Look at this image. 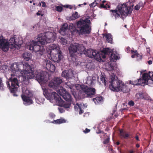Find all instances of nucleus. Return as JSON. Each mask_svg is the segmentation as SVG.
Wrapping results in <instances>:
<instances>
[{
  "label": "nucleus",
  "instance_id": "72a5a7b5",
  "mask_svg": "<svg viewBox=\"0 0 153 153\" xmlns=\"http://www.w3.org/2000/svg\"><path fill=\"white\" fill-rule=\"evenodd\" d=\"M111 55L110 56V59L111 60L112 59L113 60V61H114V60H116L117 59H118V56L117 55L114 53H112L110 54Z\"/></svg>",
  "mask_w": 153,
  "mask_h": 153
},
{
  "label": "nucleus",
  "instance_id": "393cba45",
  "mask_svg": "<svg viewBox=\"0 0 153 153\" xmlns=\"http://www.w3.org/2000/svg\"><path fill=\"white\" fill-rule=\"evenodd\" d=\"M103 97L101 96H98L93 99V101L96 104H98L103 101Z\"/></svg>",
  "mask_w": 153,
  "mask_h": 153
},
{
  "label": "nucleus",
  "instance_id": "0eeeda50",
  "mask_svg": "<svg viewBox=\"0 0 153 153\" xmlns=\"http://www.w3.org/2000/svg\"><path fill=\"white\" fill-rule=\"evenodd\" d=\"M109 82L110 83L109 88L111 90L115 92L120 91V87L122 86L123 83L122 81L117 79V76L113 73L111 75Z\"/></svg>",
  "mask_w": 153,
  "mask_h": 153
},
{
  "label": "nucleus",
  "instance_id": "13d9d810",
  "mask_svg": "<svg viewBox=\"0 0 153 153\" xmlns=\"http://www.w3.org/2000/svg\"><path fill=\"white\" fill-rule=\"evenodd\" d=\"M41 12L40 11H38L36 13V15L37 16L41 15V16H43V14H42Z\"/></svg>",
  "mask_w": 153,
  "mask_h": 153
},
{
  "label": "nucleus",
  "instance_id": "c03bdc74",
  "mask_svg": "<svg viewBox=\"0 0 153 153\" xmlns=\"http://www.w3.org/2000/svg\"><path fill=\"white\" fill-rule=\"evenodd\" d=\"M5 88V87L4 86L2 83V80L0 77V90H4Z\"/></svg>",
  "mask_w": 153,
  "mask_h": 153
},
{
  "label": "nucleus",
  "instance_id": "aec40b11",
  "mask_svg": "<svg viewBox=\"0 0 153 153\" xmlns=\"http://www.w3.org/2000/svg\"><path fill=\"white\" fill-rule=\"evenodd\" d=\"M119 136L122 139H126L128 138L129 136V135L128 134L126 133V132L124 131L122 129H120L119 130Z\"/></svg>",
  "mask_w": 153,
  "mask_h": 153
},
{
  "label": "nucleus",
  "instance_id": "bf43d9fd",
  "mask_svg": "<svg viewBox=\"0 0 153 153\" xmlns=\"http://www.w3.org/2000/svg\"><path fill=\"white\" fill-rule=\"evenodd\" d=\"M42 6L43 7H46V5L44 1H42Z\"/></svg>",
  "mask_w": 153,
  "mask_h": 153
},
{
  "label": "nucleus",
  "instance_id": "a18cd8bd",
  "mask_svg": "<svg viewBox=\"0 0 153 153\" xmlns=\"http://www.w3.org/2000/svg\"><path fill=\"white\" fill-rule=\"evenodd\" d=\"M138 80L137 79L134 81H130L129 83L130 84H131L134 85H138V82H137Z\"/></svg>",
  "mask_w": 153,
  "mask_h": 153
},
{
  "label": "nucleus",
  "instance_id": "9b49d317",
  "mask_svg": "<svg viewBox=\"0 0 153 153\" xmlns=\"http://www.w3.org/2000/svg\"><path fill=\"white\" fill-rule=\"evenodd\" d=\"M43 66L45 67L48 71L51 73L53 72L56 69L55 65L52 64V62L48 60H46L44 62Z\"/></svg>",
  "mask_w": 153,
  "mask_h": 153
},
{
  "label": "nucleus",
  "instance_id": "de8ad7c7",
  "mask_svg": "<svg viewBox=\"0 0 153 153\" xmlns=\"http://www.w3.org/2000/svg\"><path fill=\"white\" fill-rule=\"evenodd\" d=\"M142 55L139 54L138 53H137V58L138 61H140L142 59Z\"/></svg>",
  "mask_w": 153,
  "mask_h": 153
},
{
  "label": "nucleus",
  "instance_id": "c756f323",
  "mask_svg": "<svg viewBox=\"0 0 153 153\" xmlns=\"http://www.w3.org/2000/svg\"><path fill=\"white\" fill-rule=\"evenodd\" d=\"M22 56L25 60L27 61L30 59V54L27 52L24 53L22 55Z\"/></svg>",
  "mask_w": 153,
  "mask_h": 153
},
{
  "label": "nucleus",
  "instance_id": "ea45409f",
  "mask_svg": "<svg viewBox=\"0 0 153 153\" xmlns=\"http://www.w3.org/2000/svg\"><path fill=\"white\" fill-rule=\"evenodd\" d=\"M147 85L151 86H153V80L151 78L149 79V80L146 83Z\"/></svg>",
  "mask_w": 153,
  "mask_h": 153
},
{
  "label": "nucleus",
  "instance_id": "052dcab7",
  "mask_svg": "<svg viewBox=\"0 0 153 153\" xmlns=\"http://www.w3.org/2000/svg\"><path fill=\"white\" fill-rule=\"evenodd\" d=\"M141 39L142 40V42L144 43V44H145L146 42V39L143 38H142Z\"/></svg>",
  "mask_w": 153,
  "mask_h": 153
},
{
  "label": "nucleus",
  "instance_id": "e433bc0d",
  "mask_svg": "<svg viewBox=\"0 0 153 153\" xmlns=\"http://www.w3.org/2000/svg\"><path fill=\"white\" fill-rule=\"evenodd\" d=\"M143 4L141 2L137 4L134 7V9L137 10H139L140 8L142 6Z\"/></svg>",
  "mask_w": 153,
  "mask_h": 153
},
{
  "label": "nucleus",
  "instance_id": "c9c22d12",
  "mask_svg": "<svg viewBox=\"0 0 153 153\" xmlns=\"http://www.w3.org/2000/svg\"><path fill=\"white\" fill-rule=\"evenodd\" d=\"M79 17L78 13L76 12L75 13L73 14L70 17V19L71 20H74Z\"/></svg>",
  "mask_w": 153,
  "mask_h": 153
},
{
  "label": "nucleus",
  "instance_id": "473e14b6",
  "mask_svg": "<svg viewBox=\"0 0 153 153\" xmlns=\"http://www.w3.org/2000/svg\"><path fill=\"white\" fill-rule=\"evenodd\" d=\"M102 52L105 54L110 55L111 52L110 51V49L109 48H104L102 51Z\"/></svg>",
  "mask_w": 153,
  "mask_h": 153
},
{
  "label": "nucleus",
  "instance_id": "f8f14e48",
  "mask_svg": "<svg viewBox=\"0 0 153 153\" xmlns=\"http://www.w3.org/2000/svg\"><path fill=\"white\" fill-rule=\"evenodd\" d=\"M78 44L76 43L73 44H71L69 48V54L72 59L73 58H75L76 56L75 53L78 51Z\"/></svg>",
  "mask_w": 153,
  "mask_h": 153
},
{
  "label": "nucleus",
  "instance_id": "4c0bfd02",
  "mask_svg": "<svg viewBox=\"0 0 153 153\" xmlns=\"http://www.w3.org/2000/svg\"><path fill=\"white\" fill-rule=\"evenodd\" d=\"M131 53L132 54L134 53L131 56V57L132 58H134L137 57V50L133 51L132 50H131Z\"/></svg>",
  "mask_w": 153,
  "mask_h": 153
},
{
  "label": "nucleus",
  "instance_id": "c85d7f7f",
  "mask_svg": "<svg viewBox=\"0 0 153 153\" xmlns=\"http://www.w3.org/2000/svg\"><path fill=\"white\" fill-rule=\"evenodd\" d=\"M142 79L144 81V82H145L146 83L149 80V79H150L149 77V73L148 74L146 73H144L143 74L142 76Z\"/></svg>",
  "mask_w": 153,
  "mask_h": 153
},
{
  "label": "nucleus",
  "instance_id": "5fc2aeb1",
  "mask_svg": "<svg viewBox=\"0 0 153 153\" xmlns=\"http://www.w3.org/2000/svg\"><path fill=\"white\" fill-rule=\"evenodd\" d=\"M134 102L132 101H130L128 103V104L131 106H133L134 105Z\"/></svg>",
  "mask_w": 153,
  "mask_h": 153
},
{
  "label": "nucleus",
  "instance_id": "2eb2a0df",
  "mask_svg": "<svg viewBox=\"0 0 153 153\" xmlns=\"http://www.w3.org/2000/svg\"><path fill=\"white\" fill-rule=\"evenodd\" d=\"M62 76L67 80L69 79L73 78L74 77V74L71 70H64L62 73Z\"/></svg>",
  "mask_w": 153,
  "mask_h": 153
},
{
  "label": "nucleus",
  "instance_id": "e2e57ef3",
  "mask_svg": "<svg viewBox=\"0 0 153 153\" xmlns=\"http://www.w3.org/2000/svg\"><path fill=\"white\" fill-rule=\"evenodd\" d=\"M130 49H131L129 47H128L126 48V50L127 51V52H129L130 51H131Z\"/></svg>",
  "mask_w": 153,
  "mask_h": 153
},
{
  "label": "nucleus",
  "instance_id": "338daca9",
  "mask_svg": "<svg viewBox=\"0 0 153 153\" xmlns=\"http://www.w3.org/2000/svg\"><path fill=\"white\" fill-rule=\"evenodd\" d=\"M103 132V131H101L100 130H99L97 131L96 132L97 134H100L101 133Z\"/></svg>",
  "mask_w": 153,
  "mask_h": 153
},
{
  "label": "nucleus",
  "instance_id": "ddd939ff",
  "mask_svg": "<svg viewBox=\"0 0 153 153\" xmlns=\"http://www.w3.org/2000/svg\"><path fill=\"white\" fill-rule=\"evenodd\" d=\"M8 42L4 39L2 36L0 34V48L4 51L8 50Z\"/></svg>",
  "mask_w": 153,
  "mask_h": 153
},
{
  "label": "nucleus",
  "instance_id": "423d86ee",
  "mask_svg": "<svg viewBox=\"0 0 153 153\" xmlns=\"http://www.w3.org/2000/svg\"><path fill=\"white\" fill-rule=\"evenodd\" d=\"M55 37L53 33L49 31L44 33L43 34L41 33L39 34L37 39V40H39L42 45H44L47 43L54 41Z\"/></svg>",
  "mask_w": 153,
  "mask_h": 153
},
{
  "label": "nucleus",
  "instance_id": "69168bd1",
  "mask_svg": "<svg viewBox=\"0 0 153 153\" xmlns=\"http://www.w3.org/2000/svg\"><path fill=\"white\" fill-rule=\"evenodd\" d=\"M147 62L149 65H151L152 63V61L151 60H149Z\"/></svg>",
  "mask_w": 153,
  "mask_h": 153
},
{
  "label": "nucleus",
  "instance_id": "4be33fe9",
  "mask_svg": "<svg viewBox=\"0 0 153 153\" xmlns=\"http://www.w3.org/2000/svg\"><path fill=\"white\" fill-rule=\"evenodd\" d=\"M120 89V91L123 92V93H127L130 91V89L128 88V87L126 85H125L124 83H123V85H122Z\"/></svg>",
  "mask_w": 153,
  "mask_h": 153
},
{
  "label": "nucleus",
  "instance_id": "37998d69",
  "mask_svg": "<svg viewBox=\"0 0 153 153\" xmlns=\"http://www.w3.org/2000/svg\"><path fill=\"white\" fill-rule=\"evenodd\" d=\"M60 42L63 45H66L67 43L66 40L62 37L60 38Z\"/></svg>",
  "mask_w": 153,
  "mask_h": 153
},
{
  "label": "nucleus",
  "instance_id": "6ab92c4d",
  "mask_svg": "<svg viewBox=\"0 0 153 153\" xmlns=\"http://www.w3.org/2000/svg\"><path fill=\"white\" fill-rule=\"evenodd\" d=\"M68 25L67 23H65L63 24L59 30V33L62 34H65V31L68 29Z\"/></svg>",
  "mask_w": 153,
  "mask_h": 153
},
{
  "label": "nucleus",
  "instance_id": "a878e982",
  "mask_svg": "<svg viewBox=\"0 0 153 153\" xmlns=\"http://www.w3.org/2000/svg\"><path fill=\"white\" fill-rule=\"evenodd\" d=\"M66 122V120L64 119L61 118L58 119L56 120H54L52 123H53L60 124L62 123H64Z\"/></svg>",
  "mask_w": 153,
  "mask_h": 153
},
{
  "label": "nucleus",
  "instance_id": "f257e3e1",
  "mask_svg": "<svg viewBox=\"0 0 153 153\" xmlns=\"http://www.w3.org/2000/svg\"><path fill=\"white\" fill-rule=\"evenodd\" d=\"M10 68L13 73L20 72L19 75L23 78V81H27L28 83L29 79L34 78L39 82H42L44 80L43 74L37 71H34V68H31L28 63L18 64L15 62L11 65Z\"/></svg>",
  "mask_w": 153,
  "mask_h": 153
},
{
  "label": "nucleus",
  "instance_id": "58836bf2",
  "mask_svg": "<svg viewBox=\"0 0 153 153\" xmlns=\"http://www.w3.org/2000/svg\"><path fill=\"white\" fill-rule=\"evenodd\" d=\"M105 76L102 75L100 77V80L102 81V83H104L105 85H106L107 83V81L105 79Z\"/></svg>",
  "mask_w": 153,
  "mask_h": 153
},
{
  "label": "nucleus",
  "instance_id": "0e129e2a",
  "mask_svg": "<svg viewBox=\"0 0 153 153\" xmlns=\"http://www.w3.org/2000/svg\"><path fill=\"white\" fill-rule=\"evenodd\" d=\"M135 138L136 139L137 141H139L140 140L139 138V137L137 135H136L135 137Z\"/></svg>",
  "mask_w": 153,
  "mask_h": 153
},
{
  "label": "nucleus",
  "instance_id": "774afa93",
  "mask_svg": "<svg viewBox=\"0 0 153 153\" xmlns=\"http://www.w3.org/2000/svg\"><path fill=\"white\" fill-rule=\"evenodd\" d=\"M129 153H134V151L132 150H130L129 151Z\"/></svg>",
  "mask_w": 153,
  "mask_h": 153
},
{
  "label": "nucleus",
  "instance_id": "49530a36",
  "mask_svg": "<svg viewBox=\"0 0 153 153\" xmlns=\"http://www.w3.org/2000/svg\"><path fill=\"white\" fill-rule=\"evenodd\" d=\"M63 9V8L60 6H56V10L58 12H61Z\"/></svg>",
  "mask_w": 153,
  "mask_h": 153
},
{
  "label": "nucleus",
  "instance_id": "9d476101",
  "mask_svg": "<svg viewBox=\"0 0 153 153\" xmlns=\"http://www.w3.org/2000/svg\"><path fill=\"white\" fill-rule=\"evenodd\" d=\"M46 50L47 55L48 56L51 57L52 54H53L55 53L60 50L59 46L53 44L48 46L46 48Z\"/></svg>",
  "mask_w": 153,
  "mask_h": 153
},
{
  "label": "nucleus",
  "instance_id": "a19ab883",
  "mask_svg": "<svg viewBox=\"0 0 153 153\" xmlns=\"http://www.w3.org/2000/svg\"><path fill=\"white\" fill-rule=\"evenodd\" d=\"M137 82H138V85H143L142 84H146L145 82H144V81L143 79H137Z\"/></svg>",
  "mask_w": 153,
  "mask_h": 153
},
{
  "label": "nucleus",
  "instance_id": "b1692460",
  "mask_svg": "<svg viewBox=\"0 0 153 153\" xmlns=\"http://www.w3.org/2000/svg\"><path fill=\"white\" fill-rule=\"evenodd\" d=\"M36 44V41H32L30 43V44L27 45V48L30 50H33L35 45Z\"/></svg>",
  "mask_w": 153,
  "mask_h": 153
},
{
  "label": "nucleus",
  "instance_id": "7ed1b4c3",
  "mask_svg": "<svg viewBox=\"0 0 153 153\" xmlns=\"http://www.w3.org/2000/svg\"><path fill=\"white\" fill-rule=\"evenodd\" d=\"M91 22L90 20L86 18L85 19H80L77 23V29L75 28L73 31V33H77L79 35H87L91 32Z\"/></svg>",
  "mask_w": 153,
  "mask_h": 153
},
{
  "label": "nucleus",
  "instance_id": "4468645a",
  "mask_svg": "<svg viewBox=\"0 0 153 153\" xmlns=\"http://www.w3.org/2000/svg\"><path fill=\"white\" fill-rule=\"evenodd\" d=\"M52 59L54 62H59L63 58V56L62 54V52L61 50L54 53V54L51 55ZM52 58V57H51Z\"/></svg>",
  "mask_w": 153,
  "mask_h": 153
},
{
  "label": "nucleus",
  "instance_id": "f3484780",
  "mask_svg": "<svg viewBox=\"0 0 153 153\" xmlns=\"http://www.w3.org/2000/svg\"><path fill=\"white\" fill-rule=\"evenodd\" d=\"M38 40V41H36V45H35L33 50V51L35 52L40 50H43V49L44 48L43 46L42 45H39V43L41 44V43L39 42V40Z\"/></svg>",
  "mask_w": 153,
  "mask_h": 153
},
{
  "label": "nucleus",
  "instance_id": "8fccbe9b",
  "mask_svg": "<svg viewBox=\"0 0 153 153\" xmlns=\"http://www.w3.org/2000/svg\"><path fill=\"white\" fill-rule=\"evenodd\" d=\"M63 7L66 8H69L71 9H72L73 7L72 5H65Z\"/></svg>",
  "mask_w": 153,
  "mask_h": 153
},
{
  "label": "nucleus",
  "instance_id": "dca6fc26",
  "mask_svg": "<svg viewBox=\"0 0 153 153\" xmlns=\"http://www.w3.org/2000/svg\"><path fill=\"white\" fill-rule=\"evenodd\" d=\"M21 96L24 104L30 105L33 103V101L29 96L25 95H21Z\"/></svg>",
  "mask_w": 153,
  "mask_h": 153
},
{
  "label": "nucleus",
  "instance_id": "6e6552de",
  "mask_svg": "<svg viewBox=\"0 0 153 153\" xmlns=\"http://www.w3.org/2000/svg\"><path fill=\"white\" fill-rule=\"evenodd\" d=\"M7 82V87L9 88L11 93L13 94L14 96H17L16 94V92L18 90L19 87L18 81L17 78L15 77L14 75L11 74V76Z\"/></svg>",
  "mask_w": 153,
  "mask_h": 153
},
{
  "label": "nucleus",
  "instance_id": "603ef678",
  "mask_svg": "<svg viewBox=\"0 0 153 153\" xmlns=\"http://www.w3.org/2000/svg\"><path fill=\"white\" fill-rule=\"evenodd\" d=\"M49 116L51 118H53L55 117V115L53 113H50L49 114Z\"/></svg>",
  "mask_w": 153,
  "mask_h": 153
},
{
  "label": "nucleus",
  "instance_id": "5701e85b",
  "mask_svg": "<svg viewBox=\"0 0 153 153\" xmlns=\"http://www.w3.org/2000/svg\"><path fill=\"white\" fill-rule=\"evenodd\" d=\"M78 51L81 54H84V51H85V48L83 45L78 44Z\"/></svg>",
  "mask_w": 153,
  "mask_h": 153
},
{
  "label": "nucleus",
  "instance_id": "20e7f679",
  "mask_svg": "<svg viewBox=\"0 0 153 153\" xmlns=\"http://www.w3.org/2000/svg\"><path fill=\"white\" fill-rule=\"evenodd\" d=\"M127 5L128 4H126V3L123 4L121 5H118L117 6L118 10H110L111 15L115 17V19L119 17L120 15L121 17L123 19L131 13V7L134 6L133 4L131 6H128Z\"/></svg>",
  "mask_w": 153,
  "mask_h": 153
},
{
  "label": "nucleus",
  "instance_id": "412c9836",
  "mask_svg": "<svg viewBox=\"0 0 153 153\" xmlns=\"http://www.w3.org/2000/svg\"><path fill=\"white\" fill-rule=\"evenodd\" d=\"M64 86L65 88H67L70 89L72 93V94L74 96H75V94H76V92L75 91H72L73 86L70 82H65Z\"/></svg>",
  "mask_w": 153,
  "mask_h": 153
},
{
  "label": "nucleus",
  "instance_id": "79ce46f5",
  "mask_svg": "<svg viewBox=\"0 0 153 153\" xmlns=\"http://www.w3.org/2000/svg\"><path fill=\"white\" fill-rule=\"evenodd\" d=\"M76 105H77L79 108V114H81L82 113H84V111L82 109L81 106L79 104H76Z\"/></svg>",
  "mask_w": 153,
  "mask_h": 153
},
{
  "label": "nucleus",
  "instance_id": "09e8293b",
  "mask_svg": "<svg viewBox=\"0 0 153 153\" xmlns=\"http://www.w3.org/2000/svg\"><path fill=\"white\" fill-rule=\"evenodd\" d=\"M109 138L108 137L106 139H105L103 141V143L104 144H107L109 143Z\"/></svg>",
  "mask_w": 153,
  "mask_h": 153
},
{
  "label": "nucleus",
  "instance_id": "680f3d73",
  "mask_svg": "<svg viewBox=\"0 0 153 153\" xmlns=\"http://www.w3.org/2000/svg\"><path fill=\"white\" fill-rule=\"evenodd\" d=\"M105 7H106V9L107 8H109L110 7V6L107 3H105Z\"/></svg>",
  "mask_w": 153,
  "mask_h": 153
},
{
  "label": "nucleus",
  "instance_id": "1a4fd4ad",
  "mask_svg": "<svg viewBox=\"0 0 153 153\" xmlns=\"http://www.w3.org/2000/svg\"><path fill=\"white\" fill-rule=\"evenodd\" d=\"M75 86L76 89H80L82 93L86 95L87 97H94L96 94V90L94 88L89 87L84 84H77Z\"/></svg>",
  "mask_w": 153,
  "mask_h": 153
},
{
  "label": "nucleus",
  "instance_id": "6e6d98bb",
  "mask_svg": "<svg viewBox=\"0 0 153 153\" xmlns=\"http://www.w3.org/2000/svg\"><path fill=\"white\" fill-rule=\"evenodd\" d=\"M97 4V3H96L95 2H94L92 3H91L90 5V7H94L96 6Z\"/></svg>",
  "mask_w": 153,
  "mask_h": 153
},
{
  "label": "nucleus",
  "instance_id": "cd10ccee",
  "mask_svg": "<svg viewBox=\"0 0 153 153\" xmlns=\"http://www.w3.org/2000/svg\"><path fill=\"white\" fill-rule=\"evenodd\" d=\"M22 94L21 95H25L27 96H29L31 94L30 91L27 88H24L22 90Z\"/></svg>",
  "mask_w": 153,
  "mask_h": 153
},
{
  "label": "nucleus",
  "instance_id": "3c124183",
  "mask_svg": "<svg viewBox=\"0 0 153 153\" xmlns=\"http://www.w3.org/2000/svg\"><path fill=\"white\" fill-rule=\"evenodd\" d=\"M149 77L153 80V72H149Z\"/></svg>",
  "mask_w": 153,
  "mask_h": 153
},
{
  "label": "nucleus",
  "instance_id": "a211bd4d",
  "mask_svg": "<svg viewBox=\"0 0 153 153\" xmlns=\"http://www.w3.org/2000/svg\"><path fill=\"white\" fill-rule=\"evenodd\" d=\"M103 37H105L107 42L110 43H113L112 36L111 33H105L103 34Z\"/></svg>",
  "mask_w": 153,
  "mask_h": 153
},
{
  "label": "nucleus",
  "instance_id": "7c9ffc66",
  "mask_svg": "<svg viewBox=\"0 0 153 153\" xmlns=\"http://www.w3.org/2000/svg\"><path fill=\"white\" fill-rule=\"evenodd\" d=\"M45 51V49L44 48L42 50H40L39 51L36 52L37 58L39 59L41 58L42 55L44 53Z\"/></svg>",
  "mask_w": 153,
  "mask_h": 153
},
{
  "label": "nucleus",
  "instance_id": "bb28decb",
  "mask_svg": "<svg viewBox=\"0 0 153 153\" xmlns=\"http://www.w3.org/2000/svg\"><path fill=\"white\" fill-rule=\"evenodd\" d=\"M8 45H9V43H10L11 45H19V44L16 41L15 39L14 38L12 37L9 40V43ZM9 47L8 46V48Z\"/></svg>",
  "mask_w": 153,
  "mask_h": 153
},
{
  "label": "nucleus",
  "instance_id": "f03ea898",
  "mask_svg": "<svg viewBox=\"0 0 153 153\" xmlns=\"http://www.w3.org/2000/svg\"><path fill=\"white\" fill-rule=\"evenodd\" d=\"M62 82V79L60 78L54 77L49 82L48 86L51 89L57 91L66 101H71V98L69 93L62 87H60V89H59Z\"/></svg>",
  "mask_w": 153,
  "mask_h": 153
},
{
  "label": "nucleus",
  "instance_id": "39448f33",
  "mask_svg": "<svg viewBox=\"0 0 153 153\" xmlns=\"http://www.w3.org/2000/svg\"><path fill=\"white\" fill-rule=\"evenodd\" d=\"M43 94L48 99L51 100L53 97L56 102L60 106L63 107L65 108H69L71 106V101L65 102L56 92H53L51 94L48 93V90L46 89L44 91Z\"/></svg>",
  "mask_w": 153,
  "mask_h": 153
},
{
  "label": "nucleus",
  "instance_id": "2f4dec72",
  "mask_svg": "<svg viewBox=\"0 0 153 153\" xmlns=\"http://www.w3.org/2000/svg\"><path fill=\"white\" fill-rule=\"evenodd\" d=\"M92 51V50L91 49H88L87 50H85V51H84V54L88 57L91 58Z\"/></svg>",
  "mask_w": 153,
  "mask_h": 153
},
{
  "label": "nucleus",
  "instance_id": "f704fd0d",
  "mask_svg": "<svg viewBox=\"0 0 153 153\" xmlns=\"http://www.w3.org/2000/svg\"><path fill=\"white\" fill-rule=\"evenodd\" d=\"M99 55V54L97 53V51L92 50V55L91 58H94L97 59L98 57V56Z\"/></svg>",
  "mask_w": 153,
  "mask_h": 153
},
{
  "label": "nucleus",
  "instance_id": "4d7b16f0",
  "mask_svg": "<svg viewBox=\"0 0 153 153\" xmlns=\"http://www.w3.org/2000/svg\"><path fill=\"white\" fill-rule=\"evenodd\" d=\"M90 131V129H89L87 128H86L85 129V130H84L83 131V132H84V133H87L89 132Z\"/></svg>",
  "mask_w": 153,
  "mask_h": 153
},
{
  "label": "nucleus",
  "instance_id": "864d4df0",
  "mask_svg": "<svg viewBox=\"0 0 153 153\" xmlns=\"http://www.w3.org/2000/svg\"><path fill=\"white\" fill-rule=\"evenodd\" d=\"M100 7L101 8H103L105 9H106L105 4H104V3H102L101 4L100 6Z\"/></svg>",
  "mask_w": 153,
  "mask_h": 153
}]
</instances>
